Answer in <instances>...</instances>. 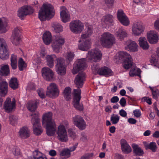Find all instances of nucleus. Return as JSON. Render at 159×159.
<instances>
[{"mask_svg": "<svg viewBox=\"0 0 159 159\" xmlns=\"http://www.w3.org/2000/svg\"><path fill=\"white\" fill-rule=\"evenodd\" d=\"M148 40L150 43L154 44L157 43L159 40V35L154 30H150L147 33Z\"/></svg>", "mask_w": 159, "mask_h": 159, "instance_id": "a211bd4d", "label": "nucleus"}, {"mask_svg": "<svg viewBox=\"0 0 159 159\" xmlns=\"http://www.w3.org/2000/svg\"><path fill=\"white\" fill-rule=\"evenodd\" d=\"M60 155L65 158H68L70 156V152L68 149H65L61 152Z\"/></svg>", "mask_w": 159, "mask_h": 159, "instance_id": "49530a36", "label": "nucleus"}, {"mask_svg": "<svg viewBox=\"0 0 159 159\" xmlns=\"http://www.w3.org/2000/svg\"><path fill=\"white\" fill-rule=\"evenodd\" d=\"M43 39L45 44H49L52 41V37L51 33L49 31L44 33L43 35Z\"/></svg>", "mask_w": 159, "mask_h": 159, "instance_id": "c9c22d12", "label": "nucleus"}, {"mask_svg": "<svg viewBox=\"0 0 159 159\" xmlns=\"http://www.w3.org/2000/svg\"><path fill=\"white\" fill-rule=\"evenodd\" d=\"M30 131L28 127H24L20 128L18 132L19 136L21 138L26 139L30 135Z\"/></svg>", "mask_w": 159, "mask_h": 159, "instance_id": "b1692460", "label": "nucleus"}, {"mask_svg": "<svg viewBox=\"0 0 159 159\" xmlns=\"http://www.w3.org/2000/svg\"><path fill=\"white\" fill-rule=\"evenodd\" d=\"M65 43L64 39L62 36L57 35L52 44L53 51L56 53H58L59 50Z\"/></svg>", "mask_w": 159, "mask_h": 159, "instance_id": "9b49d317", "label": "nucleus"}, {"mask_svg": "<svg viewBox=\"0 0 159 159\" xmlns=\"http://www.w3.org/2000/svg\"><path fill=\"white\" fill-rule=\"evenodd\" d=\"M69 125V123L66 120L63 121L62 123L59 125H62L63 128L66 129V128H67Z\"/></svg>", "mask_w": 159, "mask_h": 159, "instance_id": "e2e57ef3", "label": "nucleus"}, {"mask_svg": "<svg viewBox=\"0 0 159 159\" xmlns=\"http://www.w3.org/2000/svg\"><path fill=\"white\" fill-rule=\"evenodd\" d=\"M86 68V64L85 59H78L74 64L72 72L73 74H75L80 70H84Z\"/></svg>", "mask_w": 159, "mask_h": 159, "instance_id": "9d476101", "label": "nucleus"}, {"mask_svg": "<svg viewBox=\"0 0 159 159\" xmlns=\"http://www.w3.org/2000/svg\"><path fill=\"white\" fill-rule=\"evenodd\" d=\"M34 11L33 9L31 7L24 6L18 10V16L22 19L27 15L32 13Z\"/></svg>", "mask_w": 159, "mask_h": 159, "instance_id": "dca6fc26", "label": "nucleus"}, {"mask_svg": "<svg viewBox=\"0 0 159 159\" xmlns=\"http://www.w3.org/2000/svg\"><path fill=\"white\" fill-rule=\"evenodd\" d=\"M154 27L157 30H159V18L157 19L154 22Z\"/></svg>", "mask_w": 159, "mask_h": 159, "instance_id": "052dcab7", "label": "nucleus"}, {"mask_svg": "<svg viewBox=\"0 0 159 159\" xmlns=\"http://www.w3.org/2000/svg\"><path fill=\"white\" fill-rule=\"evenodd\" d=\"M17 117L15 116H10L9 117L10 123L12 125H15L17 122Z\"/></svg>", "mask_w": 159, "mask_h": 159, "instance_id": "3c124183", "label": "nucleus"}, {"mask_svg": "<svg viewBox=\"0 0 159 159\" xmlns=\"http://www.w3.org/2000/svg\"><path fill=\"white\" fill-rule=\"evenodd\" d=\"M8 21L4 18H0V33H4L7 31Z\"/></svg>", "mask_w": 159, "mask_h": 159, "instance_id": "f704fd0d", "label": "nucleus"}, {"mask_svg": "<svg viewBox=\"0 0 159 159\" xmlns=\"http://www.w3.org/2000/svg\"><path fill=\"white\" fill-rule=\"evenodd\" d=\"M89 36H90L93 33V28L92 26H89L88 27L87 30V32H86Z\"/></svg>", "mask_w": 159, "mask_h": 159, "instance_id": "0e129e2a", "label": "nucleus"}, {"mask_svg": "<svg viewBox=\"0 0 159 159\" xmlns=\"http://www.w3.org/2000/svg\"><path fill=\"white\" fill-rule=\"evenodd\" d=\"M92 70L93 74H99V66L97 64H93L92 66Z\"/></svg>", "mask_w": 159, "mask_h": 159, "instance_id": "09e8293b", "label": "nucleus"}, {"mask_svg": "<svg viewBox=\"0 0 159 159\" xmlns=\"http://www.w3.org/2000/svg\"><path fill=\"white\" fill-rule=\"evenodd\" d=\"M75 56V54L74 52L69 51L67 52L65 57L66 61L70 62L73 60Z\"/></svg>", "mask_w": 159, "mask_h": 159, "instance_id": "a19ab883", "label": "nucleus"}, {"mask_svg": "<svg viewBox=\"0 0 159 159\" xmlns=\"http://www.w3.org/2000/svg\"><path fill=\"white\" fill-rule=\"evenodd\" d=\"M120 105L122 107H125L126 104V101L125 98L123 97L122 98L120 101Z\"/></svg>", "mask_w": 159, "mask_h": 159, "instance_id": "69168bd1", "label": "nucleus"}, {"mask_svg": "<svg viewBox=\"0 0 159 159\" xmlns=\"http://www.w3.org/2000/svg\"><path fill=\"white\" fill-rule=\"evenodd\" d=\"M52 114L51 112L44 114L42 117L43 125H46L47 134L49 136L53 135L56 132V124L52 119Z\"/></svg>", "mask_w": 159, "mask_h": 159, "instance_id": "7ed1b4c3", "label": "nucleus"}, {"mask_svg": "<svg viewBox=\"0 0 159 159\" xmlns=\"http://www.w3.org/2000/svg\"><path fill=\"white\" fill-rule=\"evenodd\" d=\"M119 114L122 117H125L127 116L126 112L123 109H122L120 111Z\"/></svg>", "mask_w": 159, "mask_h": 159, "instance_id": "774afa93", "label": "nucleus"}, {"mask_svg": "<svg viewBox=\"0 0 159 159\" xmlns=\"http://www.w3.org/2000/svg\"><path fill=\"white\" fill-rule=\"evenodd\" d=\"M13 154L15 156H18L20 154V150L17 147H14L12 149Z\"/></svg>", "mask_w": 159, "mask_h": 159, "instance_id": "5fc2aeb1", "label": "nucleus"}, {"mask_svg": "<svg viewBox=\"0 0 159 159\" xmlns=\"http://www.w3.org/2000/svg\"><path fill=\"white\" fill-rule=\"evenodd\" d=\"M134 116L137 118L139 117L141 115L140 111L139 109H136L133 111Z\"/></svg>", "mask_w": 159, "mask_h": 159, "instance_id": "680f3d73", "label": "nucleus"}, {"mask_svg": "<svg viewBox=\"0 0 159 159\" xmlns=\"http://www.w3.org/2000/svg\"><path fill=\"white\" fill-rule=\"evenodd\" d=\"M70 30L75 34H79L84 29V24L79 20H75L72 21L70 24Z\"/></svg>", "mask_w": 159, "mask_h": 159, "instance_id": "1a4fd4ad", "label": "nucleus"}, {"mask_svg": "<svg viewBox=\"0 0 159 159\" xmlns=\"http://www.w3.org/2000/svg\"><path fill=\"white\" fill-rule=\"evenodd\" d=\"M71 89L69 87H67L64 89L63 95L66 100H69L71 98Z\"/></svg>", "mask_w": 159, "mask_h": 159, "instance_id": "58836bf2", "label": "nucleus"}, {"mask_svg": "<svg viewBox=\"0 0 159 159\" xmlns=\"http://www.w3.org/2000/svg\"><path fill=\"white\" fill-rule=\"evenodd\" d=\"M115 35L118 39L120 41L123 40L124 38L127 37L128 36L126 30L122 28H119L116 31Z\"/></svg>", "mask_w": 159, "mask_h": 159, "instance_id": "a878e982", "label": "nucleus"}, {"mask_svg": "<svg viewBox=\"0 0 159 159\" xmlns=\"http://www.w3.org/2000/svg\"><path fill=\"white\" fill-rule=\"evenodd\" d=\"M138 41L140 47L143 49L147 50L149 48V45L145 37H140Z\"/></svg>", "mask_w": 159, "mask_h": 159, "instance_id": "c756f323", "label": "nucleus"}, {"mask_svg": "<svg viewBox=\"0 0 159 159\" xmlns=\"http://www.w3.org/2000/svg\"><path fill=\"white\" fill-rule=\"evenodd\" d=\"M61 10L60 14L62 21L65 23L70 21V15L66 8L64 7H62Z\"/></svg>", "mask_w": 159, "mask_h": 159, "instance_id": "393cba45", "label": "nucleus"}, {"mask_svg": "<svg viewBox=\"0 0 159 159\" xmlns=\"http://www.w3.org/2000/svg\"><path fill=\"white\" fill-rule=\"evenodd\" d=\"M32 118L31 123L33 125V130L34 134L37 135H39L43 132L41 126L39 125L40 122L38 113H34L31 115Z\"/></svg>", "mask_w": 159, "mask_h": 159, "instance_id": "0eeeda50", "label": "nucleus"}, {"mask_svg": "<svg viewBox=\"0 0 159 159\" xmlns=\"http://www.w3.org/2000/svg\"><path fill=\"white\" fill-rule=\"evenodd\" d=\"M79 43L78 46L79 49L83 51H87L89 49L91 43L89 40L84 42L80 39L79 41Z\"/></svg>", "mask_w": 159, "mask_h": 159, "instance_id": "bb28decb", "label": "nucleus"}, {"mask_svg": "<svg viewBox=\"0 0 159 159\" xmlns=\"http://www.w3.org/2000/svg\"><path fill=\"white\" fill-rule=\"evenodd\" d=\"M119 59L124 60L123 66L124 68L128 69L133 65V59L131 56L128 53L124 51L119 53Z\"/></svg>", "mask_w": 159, "mask_h": 159, "instance_id": "423d86ee", "label": "nucleus"}, {"mask_svg": "<svg viewBox=\"0 0 159 159\" xmlns=\"http://www.w3.org/2000/svg\"><path fill=\"white\" fill-rule=\"evenodd\" d=\"M69 136L72 138L74 139L76 138V134L71 130L69 129L68 131Z\"/></svg>", "mask_w": 159, "mask_h": 159, "instance_id": "338daca9", "label": "nucleus"}, {"mask_svg": "<svg viewBox=\"0 0 159 159\" xmlns=\"http://www.w3.org/2000/svg\"><path fill=\"white\" fill-rule=\"evenodd\" d=\"M100 40L102 45L107 48H111L116 43V39L114 35L108 32L103 33Z\"/></svg>", "mask_w": 159, "mask_h": 159, "instance_id": "39448f33", "label": "nucleus"}, {"mask_svg": "<svg viewBox=\"0 0 159 159\" xmlns=\"http://www.w3.org/2000/svg\"><path fill=\"white\" fill-rule=\"evenodd\" d=\"M113 17L112 16L107 14L103 16L102 19V21L103 24H105L108 25H113Z\"/></svg>", "mask_w": 159, "mask_h": 159, "instance_id": "2f4dec72", "label": "nucleus"}, {"mask_svg": "<svg viewBox=\"0 0 159 159\" xmlns=\"http://www.w3.org/2000/svg\"><path fill=\"white\" fill-rule=\"evenodd\" d=\"M8 84L6 81L0 83V94L2 96H5L7 92Z\"/></svg>", "mask_w": 159, "mask_h": 159, "instance_id": "473e14b6", "label": "nucleus"}, {"mask_svg": "<svg viewBox=\"0 0 159 159\" xmlns=\"http://www.w3.org/2000/svg\"><path fill=\"white\" fill-rule=\"evenodd\" d=\"M150 61L152 65L156 67H158L159 64L158 61V59L155 58L154 56H151Z\"/></svg>", "mask_w": 159, "mask_h": 159, "instance_id": "c03bdc74", "label": "nucleus"}, {"mask_svg": "<svg viewBox=\"0 0 159 159\" xmlns=\"http://www.w3.org/2000/svg\"><path fill=\"white\" fill-rule=\"evenodd\" d=\"M89 36L87 33H85L82 34L80 39L82 40V41H86L87 40H89V42H91V40L89 38Z\"/></svg>", "mask_w": 159, "mask_h": 159, "instance_id": "8fccbe9b", "label": "nucleus"}, {"mask_svg": "<svg viewBox=\"0 0 159 159\" xmlns=\"http://www.w3.org/2000/svg\"><path fill=\"white\" fill-rule=\"evenodd\" d=\"M140 70L139 69L134 68L132 69L129 72V75L131 76H134V75L140 76Z\"/></svg>", "mask_w": 159, "mask_h": 159, "instance_id": "79ce46f5", "label": "nucleus"}, {"mask_svg": "<svg viewBox=\"0 0 159 159\" xmlns=\"http://www.w3.org/2000/svg\"><path fill=\"white\" fill-rule=\"evenodd\" d=\"M47 96L51 98H56L59 95L58 87L56 84L51 83L47 87V90L46 92Z\"/></svg>", "mask_w": 159, "mask_h": 159, "instance_id": "ddd939ff", "label": "nucleus"}, {"mask_svg": "<svg viewBox=\"0 0 159 159\" xmlns=\"http://www.w3.org/2000/svg\"><path fill=\"white\" fill-rule=\"evenodd\" d=\"M144 27L142 23L135 22L133 24L132 28V34L134 36H139L143 34L144 32Z\"/></svg>", "mask_w": 159, "mask_h": 159, "instance_id": "f8f14e48", "label": "nucleus"}, {"mask_svg": "<svg viewBox=\"0 0 159 159\" xmlns=\"http://www.w3.org/2000/svg\"><path fill=\"white\" fill-rule=\"evenodd\" d=\"M125 49L128 51L135 52L138 50V46L134 41L128 40L125 42Z\"/></svg>", "mask_w": 159, "mask_h": 159, "instance_id": "5701e85b", "label": "nucleus"}, {"mask_svg": "<svg viewBox=\"0 0 159 159\" xmlns=\"http://www.w3.org/2000/svg\"><path fill=\"white\" fill-rule=\"evenodd\" d=\"M85 74L81 72L79 73L75 79V83L78 88L76 89H74L73 105L74 107L80 111L83 110V107L81 103H80L81 98L80 96L81 91L80 88H81L85 80Z\"/></svg>", "mask_w": 159, "mask_h": 159, "instance_id": "f257e3e1", "label": "nucleus"}, {"mask_svg": "<svg viewBox=\"0 0 159 159\" xmlns=\"http://www.w3.org/2000/svg\"><path fill=\"white\" fill-rule=\"evenodd\" d=\"M26 67V65L24 61H23L22 58H20L18 61V67L19 70L20 71L23 70L24 68Z\"/></svg>", "mask_w": 159, "mask_h": 159, "instance_id": "37998d69", "label": "nucleus"}, {"mask_svg": "<svg viewBox=\"0 0 159 159\" xmlns=\"http://www.w3.org/2000/svg\"><path fill=\"white\" fill-rule=\"evenodd\" d=\"M133 152L136 156H142L143 153V151L138 145L133 144L132 146Z\"/></svg>", "mask_w": 159, "mask_h": 159, "instance_id": "4c0bfd02", "label": "nucleus"}, {"mask_svg": "<svg viewBox=\"0 0 159 159\" xmlns=\"http://www.w3.org/2000/svg\"><path fill=\"white\" fill-rule=\"evenodd\" d=\"M51 26L53 31L56 33H59L63 30L62 26L57 22H52L51 24Z\"/></svg>", "mask_w": 159, "mask_h": 159, "instance_id": "72a5a7b5", "label": "nucleus"}, {"mask_svg": "<svg viewBox=\"0 0 159 159\" xmlns=\"http://www.w3.org/2000/svg\"><path fill=\"white\" fill-rule=\"evenodd\" d=\"M3 108L5 111L7 112L13 111L16 108V102L14 98L11 101L10 98H7L4 102Z\"/></svg>", "mask_w": 159, "mask_h": 159, "instance_id": "2eb2a0df", "label": "nucleus"}, {"mask_svg": "<svg viewBox=\"0 0 159 159\" xmlns=\"http://www.w3.org/2000/svg\"><path fill=\"white\" fill-rule=\"evenodd\" d=\"M149 88L152 92L153 98L155 99H156L159 95V91L157 89L150 86H149Z\"/></svg>", "mask_w": 159, "mask_h": 159, "instance_id": "de8ad7c7", "label": "nucleus"}, {"mask_svg": "<svg viewBox=\"0 0 159 159\" xmlns=\"http://www.w3.org/2000/svg\"><path fill=\"white\" fill-rule=\"evenodd\" d=\"M120 117L117 115L113 114L111 117V121L113 124H117L119 121Z\"/></svg>", "mask_w": 159, "mask_h": 159, "instance_id": "a18cd8bd", "label": "nucleus"}, {"mask_svg": "<svg viewBox=\"0 0 159 159\" xmlns=\"http://www.w3.org/2000/svg\"><path fill=\"white\" fill-rule=\"evenodd\" d=\"M148 148L151 150L153 152H155L157 149L156 143L154 142H151L149 144V147Z\"/></svg>", "mask_w": 159, "mask_h": 159, "instance_id": "864d4df0", "label": "nucleus"}, {"mask_svg": "<svg viewBox=\"0 0 159 159\" xmlns=\"http://www.w3.org/2000/svg\"><path fill=\"white\" fill-rule=\"evenodd\" d=\"M47 65L50 68L54 66V61H57L55 65L56 70L58 74L64 75L66 73V68L64 65V60L62 58H57L54 54L48 55L46 56Z\"/></svg>", "mask_w": 159, "mask_h": 159, "instance_id": "f03ea898", "label": "nucleus"}, {"mask_svg": "<svg viewBox=\"0 0 159 159\" xmlns=\"http://www.w3.org/2000/svg\"><path fill=\"white\" fill-rule=\"evenodd\" d=\"M39 103V101L35 100L29 102L27 104L28 109L31 112L34 111L37 109V105Z\"/></svg>", "mask_w": 159, "mask_h": 159, "instance_id": "cd10ccee", "label": "nucleus"}, {"mask_svg": "<svg viewBox=\"0 0 159 159\" xmlns=\"http://www.w3.org/2000/svg\"><path fill=\"white\" fill-rule=\"evenodd\" d=\"M102 54L98 49H92L89 51L87 56V59L89 61L97 62L100 61Z\"/></svg>", "mask_w": 159, "mask_h": 159, "instance_id": "6e6552de", "label": "nucleus"}, {"mask_svg": "<svg viewBox=\"0 0 159 159\" xmlns=\"http://www.w3.org/2000/svg\"><path fill=\"white\" fill-rule=\"evenodd\" d=\"M99 74L100 75L109 76L112 75L113 72L110 69L104 66L99 69Z\"/></svg>", "mask_w": 159, "mask_h": 159, "instance_id": "7c9ffc66", "label": "nucleus"}, {"mask_svg": "<svg viewBox=\"0 0 159 159\" xmlns=\"http://www.w3.org/2000/svg\"><path fill=\"white\" fill-rule=\"evenodd\" d=\"M73 121L75 125L80 129L83 130L86 128V123L81 116H75L73 118Z\"/></svg>", "mask_w": 159, "mask_h": 159, "instance_id": "6ab92c4d", "label": "nucleus"}, {"mask_svg": "<svg viewBox=\"0 0 159 159\" xmlns=\"http://www.w3.org/2000/svg\"><path fill=\"white\" fill-rule=\"evenodd\" d=\"M42 75L46 80L50 81L53 78L54 73L52 70L48 67L43 68L42 70Z\"/></svg>", "mask_w": 159, "mask_h": 159, "instance_id": "412c9836", "label": "nucleus"}, {"mask_svg": "<svg viewBox=\"0 0 159 159\" xmlns=\"http://www.w3.org/2000/svg\"><path fill=\"white\" fill-rule=\"evenodd\" d=\"M57 138L62 142H66L68 140V135L66 129L62 125H59L56 131Z\"/></svg>", "mask_w": 159, "mask_h": 159, "instance_id": "4468645a", "label": "nucleus"}, {"mask_svg": "<svg viewBox=\"0 0 159 159\" xmlns=\"http://www.w3.org/2000/svg\"><path fill=\"white\" fill-rule=\"evenodd\" d=\"M54 15L53 6L49 4H44L39 11V17L40 20L44 21L52 18Z\"/></svg>", "mask_w": 159, "mask_h": 159, "instance_id": "20e7f679", "label": "nucleus"}, {"mask_svg": "<svg viewBox=\"0 0 159 159\" xmlns=\"http://www.w3.org/2000/svg\"><path fill=\"white\" fill-rule=\"evenodd\" d=\"M121 145L122 151L125 153H128L131 151L130 147L127 143L125 140L122 139L121 140Z\"/></svg>", "mask_w": 159, "mask_h": 159, "instance_id": "c85d7f7f", "label": "nucleus"}, {"mask_svg": "<svg viewBox=\"0 0 159 159\" xmlns=\"http://www.w3.org/2000/svg\"><path fill=\"white\" fill-rule=\"evenodd\" d=\"M37 91L40 98H43L45 97V91L43 89L40 88L37 90Z\"/></svg>", "mask_w": 159, "mask_h": 159, "instance_id": "603ef678", "label": "nucleus"}, {"mask_svg": "<svg viewBox=\"0 0 159 159\" xmlns=\"http://www.w3.org/2000/svg\"><path fill=\"white\" fill-rule=\"evenodd\" d=\"M9 54L6 42L0 44V57L3 60L9 57Z\"/></svg>", "mask_w": 159, "mask_h": 159, "instance_id": "4be33fe9", "label": "nucleus"}, {"mask_svg": "<svg viewBox=\"0 0 159 159\" xmlns=\"http://www.w3.org/2000/svg\"><path fill=\"white\" fill-rule=\"evenodd\" d=\"M41 152L38 150H35L33 152V156L34 159H37L42 154Z\"/></svg>", "mask_w": 159, "mask_h": 159, "instance_id": "13d9d810", "label": "nucleus"}, {"mask_svg": "<svg viewBox=\"0 0 159 159\" xmlns=\"http://www.w3.org/2000/svg\"><path fill=\"white\" fill-rule=\"evenodd\" d=\"M41 152L38 150H35L33 152V156L34 159H37L42 154Z\"/></svg>", "mask_w": 159, "mask_h": 159, "instance_id": "4d7b16f0", "label": "nucleus"}, {"mask_svg": "<svg viewBox=\"0 0 159 159\" xmlns=\"http://www.w3.org/2000/svg\"><path fill=\"white\" fill-rule=\"evenodd\" d=\"M106 4L109 7H111L114 3V0H104Z\"/></svg>", "mask_w": 159, "mask_h": 159, "instance_id": "bf43d9fd", "label": "nucleus"}, {"mask_svg": "<svg viewBox=\"0 0 159 159\" xmlns=\"http://www.w3.org/2000/svg\"><path fill=\"white\" fill-rule=\"evenodd\" d=\"M9 86L14 90L17 89L19 87L18 81L16 77L11 78L9 82Z\"/></svg>", "mask_w": 159, "mask_h": 159, "instance_id": "e433bc0d", "label": "nucleus"}, {"mask_svg": "<svg viewBox=\"0 0 159 159\" xmlns=\"http://www.w3.org/2000/svg\"><path fill=\"white\" fill-rule=\"evenodd\" d=\"M117 17L118 20L123 25L128 26L129 25V20L122 10H119L118 11Z\"/></svg>", "mask_w": 159, "mask_h": 159, "instance_id": "aec40b11", "label": "nucleus"}, {"mask_svg": "<svg viewBox=\"0 0 159 159\" xmlns=\"http://www.w3.org/2000/svg\"><path fill=\"white\" fill-rule=\"evenodd\" d=\"M88 140V138L86 134L84 132H82L81 134L80 140L83 142H86Z\"/></svg>", "mask_w": 159, "mask_h": 159, "instance_id": "6e6d98bb", "label": "nucleus"}, {"mask_svg": "<svg viewBox=\"0 0 159 159\" xmlns=\"http://www.w3.org/2000/svg\"><path fill=\"white\" fill-rule=\"evenodd\" d=\"M0 71L2 75L7 76L10 73V70L9 66L7 65H4L1 66Z\"/></svg>", "mask_w": 159, "mask_h": 159, "instance_id": "ea45409f", "label": "nucleus"}, {"mask_svg": "<svg viewBox=\"0 0 159 159\" xmlns=\"http://www.w3.org/2000/svg\"><path fill=\"white\" fill-rule=\"evenodd\" d=\"M20 29V28L19 27L15 28L11 37V42L16 45H18L20 43L21 35Z\"/></svg>", "mask_w": 159, "mask_h": 159, "instance_id": "f3484780", "label": "nucleus"}]
</instances>
